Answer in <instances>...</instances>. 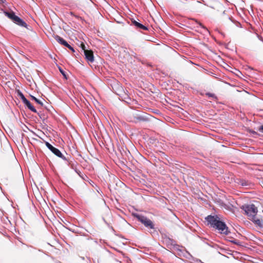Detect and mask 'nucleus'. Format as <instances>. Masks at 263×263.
Returning <instances> with one entry per match:
<instances>
[{
	"label": "nucleus",
	"mask_w": 263,
	"mask_h": 263,
	"mask_svg": "<svg viewBox=\"0 0 263 263\" xmlns=\"http://www.w3.org/2000/svg\"><path fill=\"white\" fill-rule=\"evenodd\" d=\"M150 116L138 110H133L127 116V121L135 123L146 122L149 121Z\"/></svg>",
	"instance_id": "1"
},
{
	"label": "nucleus",
	"mask_w": 263,
	"mask_h": 263,
	"mask_svg": "<svg viewBox=\"0 0 263 263\" xmlns=\"http://www.w3.org/2000/svg\"><path fill=\"white\" fill-rule=\"evenodd\" d=\"M133 216L139 221L141 222L146 228L151 229H154V224L153 222L146 217L138 213H134Z\"/></svg>",
	"instance_id": "2"
},
{
	"label": "nucleus",
	"mask_w": 263,
	"mask_h": 263,
	"mask_svg": "<svg viewBox=\"0 0 263 263\" xmlns=\"http://www.w3.org/2000/svg\"><path fill=\"white\" fill-rule=\"evenodd\" d=\"M5 15L7 16L15 24L21 27H26L27 24L22 18L15 14V13L11 11H4Z\"/></svg>",
	"instance_id": "3"
},
{
	"label": "nucleus",
	"mask_w": 263,
	"mask_h": 263,
	"mask_svg": "<svg viewBox=\"0 0 263 263\" xmlns=\"http://www.w3.org/2000/svg\"><path fill=\"white\" fill-rule=\"evenodd\" d=\"M5 15L7 16L15 24L21 27H26L27 24L22 18L15 14V13L11 11H4Z\"/></svg>",
	"instance_id": "4"
},
{
	"label": "nucleus",
	"mask_w": 263,
	"mask_h": 263,
	"mask_svg": "<svg viewBox=\"0 0 263 263\" xmlns=\"http://www.w3.org/2000/svg\"><path fill=\"white\" fill-rule=\"evenodd\" d=\"M245 213L248 215L249 219H253L257 213V208L254 204L243 205L241 207Z\"/></svg>",
	"instance_id": "5"
},
{
	"label": "nucleus",
	"mask_w": 263,
	"mask_h": 263,
	"mask_svg": "<svg viewBox=\"0 0 263 263\" xmlns=\"http://www.w3.org/2000/svg\"><path fill=\"white\" fill-rule=\"evenodd\" d=\"M81 52H83L85 58L88 63H93L94 62L93 52L91 50L86 49L85 45L82 43L81 44Z\"/></svg>",
	"instance_id": "6"
},
{
	"label": "nucleus",
	"mask_w": 263,
	"mask_h": 263,
	"mask_svg": "<svg viewBox=\"0 0 263 263\" xmlns=\"http://www.w3.org/2000/svg\"><path fill=\"white\" fill-rule=\"evenodd\" d=\"M205 219L208 222V224L214 228H215L216 226L220 222V218L217 215H208L205 218Z\"/></svg>",
	"instance_id": "7"
},
{
	"label": "nucleus",
	"mask_w": 263,
	"mask_h": 263,
	"mask_svg": "<svg viewBox=\"0 0 263 263\" xmlns=\"http://www.w3.org/2000/svg\"><path fill=\"white\" fill-rule=\"evenodd\" d=\"M45 145L48 147L49 149H50L55 155L58 156L59 158H62L64 160L67 161V158L62 154V153L60 152V151L53 146L51 144H50L48 142H45Z\"/></svg>",
	"instance_id": "8"
},
{
	"label": "nucleus",
	"mask_w": 263,
	"mask_h": 263,
	"mask_svg": "<svg viewBox=\"0 0 263 263\" xmlns=\"http://www.w3.org/2000/svg\"><path fill=\"white\" fill-rule=\"evenodd\" d=\"M215 229L222 234L228 235L230 232L229 231L228 227L225 222L220 221L217 225L216 226Z\"/></svg>",
	"instance_id": "9"
},
{
	"label": "nucleus",
	"mask_w": 263,
	"mask_h": 263,
	"mask_svg": "<svg viewBox=\"0 0 263 263\" xmlns=\"http://www.w3.org/2000/svg\"><path fill=\"white\" fill-rule=\"evenodd\" d=\"M28 30V39L33 40L36 37V33L32 29V27L27 24V26L25 27Z\"/></svg>",
	"instance_id": "10"
},
{
	"label": "nucleus",
	"mask_w": 263,
	"mask_h": 263,
	"mask_svg": "<svg viewBox=\"0 0 263 263\" xmlns=\"http://www.w3.org/2000/svg\"><path fill=\"white\" fill-rule=\"evenodd\" d=\"M235 182L238 185H240L242 186H249L250 184V183L248 181L243 179H237Z\"/></svg>",
	"instance_id": "11"
},
{
	"label": "nucleus",
	"mask_w": 263,
	"mask_h": 263,
	"mask_svg": "<svg viewBox=\"0 0 263 263\" xmlns=\"http://www.w3.org/2000/svg\"><path fill=\"white\" fill-rule=\"evenodd\" d=\"M54 39L60 44L65 46V47L67 45H68V43L62 37L60 36L56 35L54 37Z\"/></svg>",
	"instance_id": "12"
},
{
	"label": "nucleus",
	"mask_w": 263,
	"mask_h": 263,
	"mask_svg": "<svg viewBox=\"0 0 263 263\" xmlns=\"http://www.w3.org/2000/svg\"><path fill=\"white\" fill-rule=\"evenodd\" d=\"M132 23L134 26H135L138 28H139L140 29H142L143 30H148V28L146 26H144L142 24L137 22L136 21L134 20L132 21Z\"/></svg>",
	"instance_id": "13"
},
{
	"label": "nucleus",
	"mask_w": 263,
	"mask_h": 263,
	"mask_svg": "<svg viewBox=\"0 0 263 263\" xmlns=\"http://www.w3.org/2000/svg\"><path fill=\"white\" fill-rule=\"evenodd\" d=\"M249 219L252 220L255 224H257L258 226H260L261 225V221H260V219H259L258 218H257L256 217V216H254V217H253V219Z\"/></svg>",
	"instance_id": "14"
},
{
	"label": "nucleus",
	"mask_w": 263,
	"mask_h": 263,
	"mask_svg": "<svg viewBox=\"0 0 263 263\" xmlns=\"http://www.w3.org/2000/svg\"><path fill=\"white\" fill-rule=\"evenodd\" d=\"M68 162V165L72 169H74L76 172L79 174V172L77 170L76 168L75 167L74 164L71 161H67Z\"/></svg>",
	"instance_id": "15"
},
{
	"label": "nucleus",
	"mask_w": 263,
	"mask_h": 263,
	"mask_svg": "<svg viewBox=\"0 0 263 263\" xmlns=\"http://www.w3.org/2000/svg\"><path fill=\"white\" fill-rule=\"evenodd\" d=\"M31 97L32 99L33 100H34V101H35V102H36L37 104L41 105V106L43 105V103L41 101H40V100H39L38 99H37L36 98H35V97H34L33 96H31Z\"/></svg>",
	"instance_id": "16"
},
{
	"label": "nucleus",
	"mask_w": 263,
	"mask_h": 263,
	"mask_svg": "<svg viewBox=\"0 0 263 263\" xmlns=\"http://www.w3.org/2000/svg\"><path fill=\"white\" fill-rule=\"evenodd\" d=\"M27 108L33 112H37V111L35 107L30 103L27 106Z\"/></svg>",
	"instance_id": "17"
},
{
	"label": "nucleus",
	"mask_w": 263,
	"mask_h": 263,
	"mask_svg": "<svg viewBox=\"0 0 263 263\" xmlns=\"http://www.w3.org/2000/svg\"><path fill=\"white\" fill-rule=\"evenodd\" d=\"M18 96L20 97L23 102L27 99L23 93L20 91L18 92Z\"/></svg>",
	"instance_id": "18"
},
{
	"label": "nucleus",
	"mask_w": 263,
	"mask_h": 263,
	"mask_svg": "<svg viewBox=\"0 0 263 263\" xmlns=\"http://www.w3.org/2000/svg\"><path fill=\"white\" fill-rule=\"evenodd\" d=\"M205 95L206 96L209 97H212L215 100H217V96H215V95L214 93H210V92H206L205 93Z\"/></svg>",
	"instance_id": "19"
},
{
	"label": "nucleus",
	"mask_w": 263,
	"mask_h": 263,
	"mask_svg": "<svg viewBox=\"0 0 263 263\" xmlns=\"http://www.w3.org/2000/svg\"><path fill=\"white\" fill-rule=\"evenodd\" d=\"M230 241H231V242H232L233 243L235 244V245H239V243H240V242H239V241L238 240H236V239H233V240H231Z\"/></svg>",
	"instance_id": "20"
},
{
	"label": "nucleus",
	"mask_w": 263,
	"mask_h": 263,
	"mask_svg": "<svg viewBox=\"0 0 263 263\" xmlns=\"http://www.w3.org/2000/svg\"><path fill=\"white\" fill-rule=\"evenodd\" d=\"M66 47H67L68 49H69L70 50H71L72 52H74L75 51L74 48L71 46H70L69 44H68V45H67Z\"/></svg>",
	"instance_id": "21"
},
{
	"label": "nucleus",
	"mask_w": 263,
	"mask_h": 263,
	"mask_svg": "<svg viewBox=\"0 0 263 263\" xmlns=\"http://www.w3.org/2000/svg\"><path fill=\"white\" fill-rule=\"evenodd\" d=\"M23 103L26 106H27L29 104H30L31 103L27 100L26 99V100H25L24 102H23Z\"/></svg>",
	"instance_id": "22"
},
{
	"label": "nucleus",
	"mask_w": 263,
	"mask_h": 263,
	"mask_svg": "<svg viewBox=\"0 0 263 263\" xmlns=\"http://www.w3.org/2000/svg\"><path fill=\"white\" fill-rule=\"evenodd\" d=\"M258 130L260 132H263V125L260 126L259 128H258Z\"/></svg>",
	"instance_id": "23"
},
{
	"label": "nucleus",
	"mask_w": 263,
	"mask_h": 263,
	"mask_svg": "<svg viewBox=\"0 0 263 263\" xmlns=\"http://www.w3.org/2000/svg\"><path fill=\"white\" fill-rule=\"evenodd\" d=\"M197 22V24H198V25H199L201 27H202V28H204V29H206V28H205V27H204L202 25V24H201V23H199V22Z\"/></svg>",
	"instance_id": "24"
},
{
	"label": "nucleus",
	"mask_w": 263,
	"mask_h": 263,
	"mask_svg": "<svg viewBox=\"0 0 263 263\" xmlns=\"http://www.w3.org/2000/svg\"><path fill=\"white\" fill-rule=\"evenodd\" d=\"M132 55L134 56L135 58L137 56V54L136 53H135L134 52L132 51Z\"/></svg>",
	"instance_id": "25"
},
{
	"label": "nucleus",
	"mask_w": 263,
	"mask_h": 263,
	"mask_svg": "<svg viewBox=\"0 0 263 263\" xmlns=\"http://www.w3.org/2000/svg\"><path fill=\"white\" fill-rule=\"evenodd\" d=\"M59 69H60V72L62 73V74H63V76H65V73H64V72L63 70H62V69H61V68H59Z\"/></svg>",
	"instance_id": "26"
},
{
	"label": "nucleus",
	"mask_w": 263,
	"mask_h": 263,
	"mask_svg": "<svg viewBox=\"0 0 263 263\" xmlns=\"http://www.w3.org/2000/svg\"><path fill=\"white\" fill-rule=\"evenodd\" d=\"M5 0H0V3H4Z\"/></svg>",
	"instance_id": "27"
},
{
	"label": "nucleus",
	"mask_w": 263,
	"mask_h": 263,
	"mask_svg": "<svg viewBox=\"0 0 263 263\" xmlns=\"http://www.w3.org/2000/svg\"><path fill=\"white\" fill-rule=\"evenodd\" d=\"M252 133H253V134H256V132H255L253 131V132H252Z\"/></svg>",
	"instance_id": "28"
}]
</instances>
